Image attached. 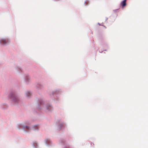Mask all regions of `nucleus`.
<instances>
[{"label":"nucleus","instance_id":"nucleus-2","mask_svg":"<svg viewBox=\"0 0 148 148\" xmlns=\"http://www.w3.org/2000/svg\"><path fill=\"white\" fill-rule=\"evenodd\" d=\"M7 41L5 39H2L0 40V42L2 44H5Z\"/></svg>","mask_w":148,"mask_h":148},{"label":"nucleus","instance_id":"nucleus-4","mask_svg":"<svg viewBox=\"0 0 148 148\" xmlns=\"http://www.w3.org/2000/svg\"><path fill=\"white\" fill-rule=\"evenodd\" d=\"M26 128H27V129H29V127H28V126H26Z\"/></svg>","mask_w":148,"mask_h":148},{"label":"nucleus","instance_id":"nucleus-1","mask_svg":"<svg viewBox=\"0 0 148 148\" xmlns=\"http://www.w3.org/2000/svg\"><path fill=\"white\" fill-rule=\"evenodd\" d=\"M126 0H124L121 3V5L122 7H124L126 5Z\"/></svg>","mask_w":148,"mask_h":148},{"label":"nucleus","instance_id":"nucleus-3","mask_svg":"<svg viewBox=\"0 0 148 148\" xmlns=\"http://www.w3.org/2000/svg\"><path fill=\"white\" fill-rule=\"evenodd\" d=\"M26 94L27 96H29L31 95V93L29 92H28Z\"/></svg>","mask_w":148,"mask_h":148},{"label":"nucleus","instance_id":"nucleus-5","mask_svg":"<svg viewBox=\"0 0 148 148\" xmlns=\"http://www.w3.org/2000/svg\"><path fill=\"white\" fill-rule=\"evenodd\" d=\"M47 109H48V110L49 109V108H47Z\"/></svg>","mask_w":148,"mask_h":148}]
</instances>
